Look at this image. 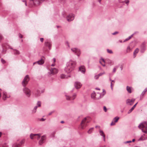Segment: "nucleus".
<instances>
[{
	"instance_id": "1",
	"label": "nucleus",
	"mask_w": 147,
	"mask_h": 147,
	"mask_svg": "<svg viewBox=\"0 0 147 147\" xmlns=\"http://www.w3.org/2000/svg\"><path fill=\"white\" fill-rule=\"evenodd\" d=\"M30 80L29 75H26L24 78L22 82V84L24 87L23 89L24 93L28 98L30 97L31 95V91L28 88L26 87Z\"/></svg>"
},
{
	"instance_id": "2",
	"label": "nucleus",
	"mask_w": 147,
	"mask_h": 147,
	"mask_svg": "<svg viewBox=\"0 0 147 147\" xmlns=\"http://www.w3.org/2000/svg\"><path fill=\"white\" fill-rule=\"evenodd\" d=\"M76 65V61L70 60L66 63V67L65 68V71L67 73H70L74 69Z\"/></svg>"
},
{
	"instance_id": "3",
	"label": "nucleus",
	"mask_w": 147,
	"mask_h": 147,
	"mask_svg": "<svg viewBox=\"0 0 147 147\" xmlns=\"http://www.w3.org/2000/svg\"><path fill=\"white\" fill-rule=\"evenodd\" d=\"M73 91L74 89L71 91L70 92L65 94V96L67 100H74L75 98L77 96V94L74 93L72 95L71 93L73 92Z\"/></svg>"
},
{
	"instance_id": "4",
	"label": "nucleus",
	"mask_w": 147,
	"mask_h": 147,
	"mask_svg": "<svg viewBox=\"0 0 147 147\" xmlns=\"http://www.w3.org/2000/svg\"><path fill=\"white\" fill-rule=\"evenodd\" d=\"M138 127L143 133L146 134L147 133V122L145 121L140 123Z\"/></svg>"
},
{
	"instance_id": "5",
	"label": "nucleus",
	"mask_w": 147,
	"mask_h": 147,
	"mask_svg": "<svg viewBox=\"0 0 147 147\" xmlns=\"http://www.w3.org/2000/svg\"><path fill=\"white\" fill-rule=\"evenodd\" d=\"M89 121L87 120L86 117L84 118L82 121L80 125V128L82 129H84L87 125Z\"/></svg>"
},
{
	"instance_id": "6",
	"label": "nucleus",
	"mask_w": 147,
	"mask_h": 147,
	"mask_svg": "<svg viewBox=\"0 0 147 147\" xmlns=\"http://www.w3.org/2000/svg\"><path fill=\"white\" fill-rule=\"evenodd\" d=\"M91 98L95 99H99L101 98V94L98 93L96 94L94 92L91 94Z\"/></svg>"
},
{
	"instance_id": "7",
	"label": "nucleus",
	"mask_w": 147,
	"mask_h": 147,
	"mask_svg": "<svg viewBox=\"0 0 147 147\" xmlns=\"http://www.w3.org/2000/svg\"><path fill=\"white\" fill-rule=\"evenodd\" d=\"M31 3L34 5L37 6L41 4L45 0H29Z\"/></svg>"
},
{
	"instance_id": "8",
	"label": "nucleus",
	"mask_w": 147,
	"mask_h": 147,
	"mask_svg": "<svg viewBox=\"0 0 147 147\" xmlns=\"http://www.w3.org/2000/svg\"><path fill=\"white\" fill-rule=\"evenodd\" d=\"M40 134H31L30 135V138L32 139H35L38 140L40 139Z\"/></svg>"
},
{
	"instance_id": "9",
	"label": "nucleus",
	"mask_w": 147,
	"mask_h": 147,
	"mask_svg": "<svg viewBox=\"0 0 147 147\" xmlns=\"http://www.w3.org/2000/svg\"><path fill=\"white\" fill-rule=\"evenodd\" d=\"M135 99L133 98L131 99H128L126 100V104L127 105L131 106L134 104Z\"/></svg>"
},
{
	"instance_id": "10",
	"label": "nucleus",
	"mask_w": 147,
	"mask_h": 147,
	"mask_svg": "<svg viewBox=\"0 0 147 147\" xmlns=\"http://www.w3.org/2000/svg\"><path fill=\"white\" fill-rule=\"evenodd\" d=\"M24 140H22L19 143H15L12 145V147H22V145L24 143Z\"/></svg>"
},
{
	"instance_id": "11",
	"label": "nucleus",
	"mask_w": 147,
	"mask_h": 147,
	"mask_svg": "<svg viewBox=\"0 0 147 147\" xmlns=\"http://www.w3.org/2000/svg\"><path fill=\"white\" fill-rule=\"evenodd\" d=\"M71 51L74 53H75L79 57L80 54L81 52L80 50L77 48H73L71 49Z\"/></svg>"
},
{
	"instance_id": "12",
	"label": "nucleus",
	"mask_w": 147,
	"mask_h": 147,
	"mask_svg": "<svg viewBox=\"0 0 147 147\" xmlns=\"http://www.w3.org/2000/svg\"><path fill=\"white\" fill-rule=\"evenodd\" d=\"M140 52L143 53L146 50V46L145 42H143L140 46Z\"/></svg>"
},
{
	"instance_id": "13",
	"label": "nucleus",
	"mask_w": 147,
	"mask_h": 147,
	"mask_svg": "<svg viewBox=\"0 0 147 147\" xmlns=\"http://www.w3.org/2000/svg\"><path fill=\"white\" fill-rule=\"evenodd\" d=\"M74 15L73 14L71 13L67 16L66 19L68 21L70 22L74 20Z\"/></svg>"
},
{
	"instance_id": "14",
	"label": "nucleus",
	"mask_w": 147,
	"mask_h": 147,
	"mask_svg": "<svg viewBox=\"0 0 147 147\" xmlns=\"http://www.w3.org/2000/svg\"><path fill=\"white\" fill-rule=\"evenodd\" d=\"M46 138V135L42 136L40 140L39 141V144L40 145H42L45 142Z\"/></svg>"
},
{
	"instance_id": "15",
	"label": "nucleus",
	"mask_w": 147,
	"mask_h": 147,
	"mask_svg": "<svg viewBox=\"0 0 147 147\" xmlns=\"http://www.w3.org/2000/svg\"><path fill=\"white\" fill-rule=\"evenodd\" d=\"M10 95L9 94H8L5 92H3V95L2 98L4 100H5L7 98H9Z\"/></svg>"
},
{
	"instance_id": "16",
	"label": "nucleus",
	"mask_w": 147,
	"mask_h": 147,
	"mask_svg": "<svg viewBox=\"0 0 147 147\" xmlns=\"http://www.w3.org/2000/svg\"><path fill=\"white\" fill-rule=\"evenodd\" d=\"M58 72L57 70L55 68H52L50 69V71L49 72V74H54L57 73Z\"/></svg>"
},
{
	"instance_id": "17",
	"label": "nucleus",
	"mask_w": 147,
	"mask_h": 147,
	"mask_svg": "<svg viewBox=\"0 0 147 147\" xmlns=\"http://www.w3.org/2000/svg\"><path fill=\"white\" fill-rule=\"evenodd\" d=\"M45 45L49 48V50L51 49L52 45L51 42L50 41H47L45 42Z\"/></svg>"
},
{
	"instance_id": "18",
	"label": "nucleus",
	"mask_w": 147,
	"mask_h": 147,
	"mask_svg": "<svg viewBox=\"0 0 147 147\" xmlns=\"http://www.w3.org/2000/svg\"><path fill=\"white\" fill-rule=\"evenodd\" d=\"M147 140V136L145 134H143L138 139V141H141Z\"/></svg>"
},
{
	"instance_id": "19",
	"label": "nucleus",
	"mask_w": 147,
	"mask_h": 147,
	"mask_svg": "<svg viewBox=\"0 0 147 147\" xmlns=\"http://www.w3.org/2000/svg\"><path fill=\"white\" fill-rule=\"evenodd\" d=\"M44 59H45V57H42V58L38 61L35 62L34 63V64L35 63H38V64L39 65H42L44 64Z\"/></svg>"
},
{
	"instance_id": "20",
	"label": "nucleus",
	"mask_w": 147,
	"mask_h": 147,
	"mask_svg": "<svg viewBox=\"0 0 147 147\" xmlns=\"http://www.w3.org/2000/svg\"><path fill=\"white\" fill-rule=\"evenodd\" d=\"M74 86L77 89H78L81 88L82 84L80 82H76L75 83Z\"/></svg>"
},
{
	"instance_id": "21",
	"label": "nucleus",
	"mask_w": 147,
	"mask_h": 147,
	"mask_svg": "<svg viewBox=\"0 0 147 147\" xmlns=\"http://www.w3.org/2000/svg\"><path fill=\"white\" fill-rule=\"evenodd\" d=\"M79 70L82 73L84 74L86 71L85 67L84 66H81L79 67Z\"/></svg>"
},
{
	"instance_id": "22",
	"label": "nucleus",
	"mask_w": 147,
	"mask_h": 147,
	"mask_svg": "<svg viewBox=\"0 0 147 147\" xmlns=\"http://www.w3.org/2000/svg\"><path fill=\"white\" fill-rule=\"evenodd\" d=\"M138 102H137L136 104H135L128 111L127 113L128 114H130L131 113L132 111L134 110V108L136 106L137 104H138Z\"/></svg>"
},
{
	"instance_id": "23",
	"label": "nucleus",
	"mask_w": 147,
	"mask_h": 147,
	"mask_svg": "<svg viewBox=\"0 0 147 147\" xmlns=\"http://www.w3.org/2000/svg\"><path fill=\"white\" fill-rule=\"evenodd\" d=\"M118 1L119 3H125L127 4V5H128L129 2V0H125L124 1H121V0H118Z\"/></svg>"
},
{
	"instance_id": "24",
	"label": "nucleus",
	"mask_w": 147,
	"mask_h": 147,
	"mask_svg": "<svg viewBox=\"0 0 147 147\" xmlns=\"http://www.w3.org/2000/svg\"><path fill=\"white\" fill-rule=\"evenodd\" d=\"M13 54L15 55H18L20 54V51L16 49H13Z\"/></svg>"
},
{
	"instance_id": "25",
	"label": "nucleus",
	"mask_w": 147,
	"mask_h": 147,
	"mask_svg": "<svg viewBox=\"0 0 147 147\" xmlns=\"http://www.w3.org/2000/svg\"><path fill=\"white\" fill-rule=\"evenodd\" d=\"M147 91V87L146 88H145L144 91L142 92V93L141 95L140 96V98H141V97H143V96H144V95L145 94V93Z\"/></svg>"
},
{
	"instance_id": "26",
	"label": "nucleus",
	"mask_w": 147,
	"mask_h": 147,
	"mask_svg": "<svg viewBox=\"0 0 147 147\" xmlns=\"http://www.w3.org/2000/svg\"><path fill=\"white\" fill-rule=\"evenodd\" d=\"M139 49L138 48H136L134 52V57L135 58L136 57V55L139 52Z\"/></svg>"
},
{
	"instance_id": "27",
	"label": "nucleus",
	"mask_w": 147,
	"mask_h": 147,
	"mask_svg": "<svg viewBox=\"0 0 147 147\" xmlns=\"http://www.w3.org/2000/svg\"><path fill=\"white\" fill-rule=\"evenodd\" d=\"M131 87L129 86H127L126 87V90L128 92L130 93L131 92Z\"/></svg>"
},
{
	"instance_id": "28",
	"label": "nucleus",
	"mask_w": 147,
	"mask_h": 147,
	"mask_svg": "<svg viewBox=\"0 0 147 147\" xmlns=\"http://www.w3.org/2000/svg\"><path fill=\"white\" fill-rule=\"evenodd\" d=\"M119 119V118L118 117H115L113 120V121L115 123L117 122Z\"/></svg>"
},
{
	"instance_id": "29",
	"label": "nucleus",
	"mask_w": 147,
	"mask_h": 147,
	"mask_svg": "<svg viewBox=\"0 0 147 147\" xmlns=\"http://www.w3.org/2000/svg\"><path fill=\"white\" fill-rule=\"evenodd\" d=\"M101 61H102L104 63H105V60H104L103 59V58H101V59H100V62H100V63H101V65H102L103 66L105 67V64H103L102 63H101Z\"/></svg>"
},
{
	"instance_id": "30",
	"label": "nucleus",
	"mask_w": 147,
	"mask_h": 147,
	"mask_svg": "<svg viewBox=\"0 0 147 147\" xmlns=\"http://www.w3.org/2000/svg\"><path fill=\"white\" fill-rule=\"evenodd\" d=\"M2 47L3 48L2 52L3 53H5L6 50L4 49L5 48V46L4 44H2Z\"/></svg>"
},
{
	"instance_id": "31",
	"label": "nucleus",
	"mask_w": 147,
	"mask_h": 147,
	"mask_svg": "<svg viewBox=\"0 0 147 147\" xmlns=\"http://www.w3.org/2000/svg\"><path fill=\"white\" fill-rule=\"evenodd\" d=\"M99 131L100 134L101 136H102V137H103L104 136H105V134H104V132L102 130H100Z\"/></svg>"
},
{
	"instance_id": "32",
	"label": "nucleus",
	"mask_w": 147,
	"mask_h": 147,
	"mask_svg": "<svg viewBox=\"0 0 147 147\" xmlns=\"http://www.w3.org/2000/svg\"><path fill=\"white\" fill-rule=\"evenodd\" d=\"M93 129V127H92L90 128L88 131V133L89 134H90L92 132Z\"/></svg>"
},
{
	"instance_id": "33",
	"label": "nucleus",
	"mask_w": 147,
	"mask_h": 147,
	"mask_svg": "<svg viewBox=\"0 0 147 147\" xmlns=\"http://www.w3.org/2000/svg\"><path fill=\"white\" fill-rule=\"evenodd\" d=\"M60 77L61 79H64L67 78L66 76L64 74H61L60 76Z\"/></svg>"
},
{
	"instance_id": "34",
	"label": "nucleus",
	"mask_w": 147,
	"mask_h": 147,
	"mask_svg": "<svg viewBox=\"0 0 147 147\" xmlns=\"http://www.w3.org/2000/svg\"><path fill=\"white\" fill-rule=\"evenodd\" d=\"M118 67L117 66H115L113 69V72L114 73H115L117 69L118 68Z\"/></svg>"
},
{
	"instance_id": "35",
	"label": "nucleus",
	"mask_w": 147,
	"mask_h": 147,
	"mask_svg": "<svg viewBox=\"0 0 147 147\" xmlns=\"http://www.w3.org/2000/svg\"><path fill=\"white\" fill-rule=\"evenodd\" d=\"M37 107H38V106H36L35 107H34V108L32 110V113H36Z\"/></svg>"
},
{
	"instance_id": "36",
	"label": "nucleus",
	"mask_w": 147,
	"mask_h": 147,
	"mask_svg": "<svg viewBox=\"0 0 147 147\" xmlns=\"http://www.w3.org/2000/svg\"><path fill=\"white\" fill-rule=\"evenodd\" d=\"M41 106V102H40L39 101H38L37 103V104H36V106H38V107H40Z\"/></svg>"
},
{
	"instance_id": "37",
	"label": "nucleus",
	"mask_w": 147,
	"mask_h": 147,
	"mask_svg": "<svg viewBox=\"0 0 147 147\" xmlns=\"http://www.w3.org/2000/svg\"><path fill=\"white\" fill-rule=\"evenodd\" d=\"M107 52L109 53L112 54L113 53L112 51L111 50H109V49H107Z\"/></svg>"
},
{
	"instance_id": "38",
	"label": "nucleus",
	"mask_w": 147,
	"mask_h": 147,
	"mask_svg": "<svg viewBox=\"0 0 147 147\" xmlns=\"http://www.w3.org/2000/svg\"><path fill=\"white\" fill-rule=\"evenodd\" d=\"M103 93L102 95V94H101V98L106 93V92L104 89L103 90Z\"/></svg>"
},
{
	"instance_id": "39",
	"label": "nucleus",
	"mask_w": 147,
	"mask_h": 147,
	"mask_svg": "<svg viewBox=\"0 0 147 147\" xmlns=\"http://www.w3.org/2000/svg\"><path fill=\"white\" fill-rule=\"evenodd\" d=\"M1 61L2 63L3 64H4L6 63V61L2 58H1Z\"/></svg>"
},
{
	"instance_id": "40",
	"label": "nucleus",
	"mask_w": 147,
	"mask_h": 147,
	"mask_svg": "<svg viewBox=\"0 0 147 147\" xmlns=\"http://www.w3.org/2000/svg\"><path fill=\"white\" fill-rule=\"evenodd\" d=\"M59 1L62 3H64L65 2L66 0H59Z\"/></svg>"
},
{
	"instance_id": "41",
	"label": "nucleus",
	"mask_w": 147,
	"mask_h": 147,
	"mask_svg": "<svg viewBox=\"0 0 147 147\" xmlns=\"http://www.w3.org/2000/svg\"><path fill=\"white\" fill-rule=\"evenodd\" d=\"M131 38V37H128V38H126L124 41L123 42H125L126 41H127L128 40H129V39H130Z\"/></svg>"
},
{
	"instance_id": "42",
	"label": "nucleus",
	"mask_w": 147,
	"mask_h": 147,
	"mask_svg": "<svg viewBox=\"0 0 147 147\" xmlns=\"http://www.w3.org/2000/svg\"><path fill=\"white\" fill-rule=\"evenodd\" d=\"M103 110L105 112H106L107 111V109L106 107L105 106L103 107Z\"/></svg>"
},
{
	"instance_id": "43",
	"label": "nucleus",
	"mask_w": 147,
	"mask_h": 147,
	"mask_svg": "<svg viewBox=\"0 0 147 147\" xmlns=\"http://www.w3.org/2000/svg\"><path fill=\"white\" fill-rule=\"evenodd\" d=\"M105 74V72H104L103 73H100L99 74H98V75L99 76H102L103 74Z\"/></svg>"
},
{
	"instance_id": "44",
	"label": "nucleus",
	"mask_w": 147,
	"mask_h": 147,
	"mask_svg": "<svg viewBox=\"0 0 147 147\" xmlns=\"http://www.w3.org/2000/svg\"><path fill=\"white\" fill-rule=\"evenodd\" d=\"M55 112V111H53L51 112L50 113H49V114H48V115H51L53 113H54Z\"/></svg>"
},
{
	"instance_id": "45",
	"label": "nucleus",
	"mask_w": 147,
	"mask_h": 147,
	"mask_svg": "<svg viewBox=\"0 0 147 147\" xmlns=\"http://www.w3.org/2000/svg\"><path fill=\"white\" fill-rule=\"evenodd\" d=\"M99 76L98 75H95V76H94V78L95 79H98V78L99 77Z\"/></svg>"
},
{
	"instance_id": "46",
	"label": "nucleus",
	"mask_w": 147,
	"mask_h": 147,
	"mask_svg": "<svg viewBox=\"0 0 147 147\" xmlns=\"http://www.w3.org/2000/svg\"><path fill=\"white\" fill-rule=\"evenodd\" d=\"M115 124V123L113 121L111 123V125H113Z\"/></svg>"
},
{
	"instance_id": "47",
	"label": "nucleus",
	"mask_w": 147,
	"mask_h": 147,
	"mask_svg": "<svg viewBox=\"0 0 147 147\" xmlns=\"http://www.w3.org/2000/svg\"><path fill=\"white\" fill-rule=\"evenodd\" d=\"M118 33V32L116 31V32H114L112 34L114 35H115V34H117Z\"/></svg>"
},
{
	"instance_id": "48",
	"label": "nucleus",
	"mask_w": 147,
	"mask_h": 147,
	"mask_svg": "<svg viewBox=\"0 0 147 147\" xmlns=\"http://www.w3.org/2000/svg\"><path fill=\"white\" fill-rule=\"evenodd\" d=\"M19 37L20 38H22L23 37L22 35L20 33H19Z\"/></svg>"
},
{
	"instance_id": "49",
	"label": "nucleus",
	"mask_w": 147,
	"mask_h": 147,
	"mask_svg": "<svg viewBox=\"0 0 147 147\" xmlns=\"http://www.w3.org/2000/svg\"><path fill=\"white\" fill-rule=\"evenodd\" d=\"M0 147H7V146L6 145L4 144L2 146H1Z\"/></svg>"
},
{
	"instance_id": "50",
	"label": "nucleus",
	"mask_w": 147,
	"mask_h": 147,
	"mask_svg": "<svg viewBox=\"0 0 147 147\" xmlns=\"http://www.w3.org/2000/svg\"><path fill=\"white\" fill-rule=\"evenodd\" d=\"M40 40L41 42H43L44 40V38H40Z\"/></svg>"
},
{
	"instance_id": "51",
	"label": "nucleus",
	"mask_w": 147,
	"mask_h": 147,
	"mask_svg": "<svg viewBox=\"0 0 147 147\" xmlns=\"http://www.w3.org/2000/svg\"><path fill=\"white\" fill-rule=\"evenodd\" d=\"M45 120V119L42 118L40 119V121H44Z\"/></svg>"
},
{
	"instance_id": "52",
	"label": "nucleus",
	"mask_w": 147,
	"mask_h": 147,
	"mask_svg": "<svg viewBox=\"0 0 147 147\" xmlns=\"http://www.w3.org/2000/svg\"><path fill=\"white\" fill-rule=\"evenodd\" d=\"M65 12H63L62 13V16L63 17H65Z\"/></svg>"
},
{
	"instance_id": "53",
	"label": "nucleus",
	"mask_w": 147,
	"mask_h": 147,
	"mask_svg": "<svg viewBox=\"0 0 147 147\" xmlns=\"http://www.w3.org/2000/svg\"><path fill=\"white\" fill-rule=\"evenodd\" d=\"M111 89L112 90H113V85H112V82H111Z\"/></svg>"
},
{
	"instance_id": "54",
	"label": "nucleus",
	"mask_w": 147,
	"mask_h": 147,
	"mask_svg": "<svg viewBox=\"0 0 147 147\" xmlns=\"http://www.w3.org/2000/svg\"><path fill=\"white\" fill-rule=\"evenodd\" d=\"M132 141H127V142H125V143H130Z\"/></svg>"
},
{
	"instance_id": "55",
	"label": "nucleus",
	"mask_w": 147,
	"mask_h": 147,
	"mask_svg": "<svg viewBox=\"0 0 147 147\" xmlns=\"http://www.w3.org/2000/svg\"><path fill=\"white\" fill-rule=\"evenodd\" d=\"M103 140L104 141H105V136H104L103 137Z\"/></svg>"
},
{
	"instance_id": "56",
	"label": "nucleus",
	"mask_w": 147,
	"mask_h": 147,
	"mask_svg": "<svg viewBox=\"0 0 147 147\" xmlns=\"http://www.w3.org/2000/svg\"><path fill=\"white\" fill-rule=\"evenodd\" d=\"M102 0H97L99 2V3L100 4H101V1Z\"/></svg>"
},
{
	"instance_id": "57",
	"label": "nucleus",
	"mask_w": 147,
	"mask_h": 147,
	"mask_svg": "<svg viewBox=\"0 0 147 147\" xmlns=\"http://www.w3.org/2000/svg\"><path fill=\"white\" fill-rule=\"evenodd\" d=\"M112 61H111V60H109V63H112Z\"/></svg>"
},
{
	"instance_id": "58",
	"label": "nucleus",
	"mask_w": 147,
	"mask_h": 147,
	"mask_svg": "<svg viewBox=\"0 0 147 147\" xmlns=\"http://www.w3.org/2000/svg\"><path fill=\"white\" fill-rule=\"evenodd\" d=\"M66 43L67 44V46L68 47H69V43L68 42H66Z\"/></svg>"
},
{
	"instance_id": "59",
	"label": "nucleus",
	"mask_w": 147,
	"mask_h": 147,
	"mask_svg": "<svg viewBox=\"0 0 147 147\" xmlns=\"http://www.w3.org/2000/svg\"><path fill=\"white\" fill-rule=\"evenodd\" d=\"M127 50H130V47L129 46L128 47H127Z\"/></svg>"
},
{
	"instance_id": "60",
	"label": "nucleus",
	"mask_w": 147,
	"mask_h": 147,
	"mask_svg": "<svg viewBox=\"0 0 147 147\" xmlns=\"http://www.w3.org/2000/svg\"><path fill=\"white\" fill-rule=\"evenodd\" d=\"M40 92H39V94H36V96H39L40 95Z\"/></svg>"
},
{
	"instance_id": "61",
	"label": "nucleus",
	"mask_w": 147,
	"mask_h": 147,
	"mask_svg": "<svg viewBox=\"0 0 147 147\" xmlns=\"http://www.w3.org/2000/svg\"><path fill=\"white\" fill-rule=\"evenodd\" d=\"M53 61L54 63L56 61V59L55 58H53Z\"/></svg>"
},
{
	"instance_id": "62",
	"label": "nucleus",
	"mask_w": 147,
	"mask_h": 147,
	"mask_svg": "<svg viewBox=\"0 0 147 147\" xmlns=\"http://www.w3.org/2000/svg\"><path fill=\"white\" fill-rule=\"evenodd\" d=\"M120 68L121 70H123V67L122 65H121V66L120 67Z\"/></svg>"
},
{
	"instance_id": "63",
	"label": "nucleus",
	"mask_w": 147,
	"mask_h": 147,
	"mask_svg": "<svg viewBox=\"0 0 147 147\" xmlns=\"http://www.w3.org/2000/svg\"><path fill=\"white\" fill-rule=\"evenodd\" d=\"M55 65V63H53L51 65V66H54Z\"/></svg>"
},
{
	"instance_id": "64",
	"label": "nucleus",
	"mask_w": 147,
	"mask_h": 147,
	"mask_svg": "<svg viewBox=\"0 0 147 147\" xmlns=\"http://www.w3.org/2000/svg\"><path fill=\"white\" fill-rule=\"evenodd\" d=\"M100 127L99 126L96 125L95 126V127L96 128H97L98 127L100 128Z\"/></svg>"
}]
</instances>
